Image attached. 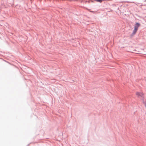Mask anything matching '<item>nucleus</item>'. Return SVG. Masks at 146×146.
Segmentation results:
<instances>
[{"instance_id": "obj_1", "label": "nucleus", "mask_w": 146, "mask_h": 146, "mask_svg": "<svg viewBox=\"0 0 146 146\" xmlns=\"http://www.w3.org/2000/svg\"><path fill=\"white\" fill-rule=\"evenodd\" d=\"M140 24L139 23H137L135 26L134 29L133 31V34H135L136 32H137L138 27L140 26Z\"/></svg>"}, {"instance_id": "obj_2", "label": "nucleus", "mask_w": 146, "mask_h": 146, "mask_svg": "<svg viewBox=\"0 0 146 146\" xmlns=\"http://www.w3.org/2000/svg\"><path fill=\"white\" fill-rule=\"evenodd\" d=\"M136 94L138 98L141 97L143 96V94L142 92H137L136 93Z\"/></svg>"}, {"instance_id": "obj_3", "label": "nucleus", "mask_w": 146, "mask_h": 146, "mask_svg": "<svg viewBox=\"0 0 146 146\" xmlns=\"http://www.w3.org/2000/svg\"><path fill=\"white\" fill-rule=\"evenodd\" d=\"M95 0L96 1L98 2H100V3L102 2V0Z\"/></svg>"}]
</instances>
